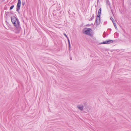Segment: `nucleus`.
<instances>
[{"label":"nucleus","mask_w":131,"mask_h":131,"mask_svg":"<svg viewBox=\"0 0 131 131\" xmlns=\"http://www.w3.org/2000/svg\"><path fill=\"white\" fill-rule=\"evenodd\" d=\"M13 16L11 17V21L13 25L15 26V28H12V30L16 33V17L15 14L13 13Z\"/></svg>","instance_id":"obj_1"},{"label":"nucleus","mask_w":131,"mask_h":131,"mask_svg":"<svg viewBox=\"0 0 131 131\" xmlns=\"http://www.w3.org/2000/svg\"><path fill=\"white\" fill-rule=\"evenodd\" d=\"M92 30L91 28H85L82 30V32L85 35H88L92 37L93 35L92 33Z\"/></svg>","instance_id":"obj_2"},{"label":"nucleus","mask_w":131,"mask_h":131,"mask_svg":"<svg viewBox=\"0 0 131 131\" xmlns=\"http://www.w3.org/2000/svg\"><path fill=\"white\" fill-rule=\"evenodd\" d=\"M96 23V25L97 26V25H99L100 23H101L100 16L98 15L96 16V19L94 24Z\"/></svg>","instance_id":"obj_3"},{"label":"nucleus","mask_w":131,"mask_h":131,"mask_svg":"<svg viewBox=\"0 0 131 131\" xmlns=\"http://www.w3.org/2000/svg\"><path fill=\"white\" fill-rule=\"evenodd\" d=\"M21 29V28L20 26V22L17 18V34L20 33Z\"/></svg>","instance_id":"obj_4"},{"label":"nucleus","mask_w":131,"mask_h":131,"mask_svg":"<svg viewBox=\"0 0 131 131\" xmlns=\"http://www.w3.org/2000/svg\"><path fill=\"white\" fill-rule=\"evenodd\" d=\"M113 42V41L111 40H108L106 41H104L103 42L100 43V44H109L112 43Z\"/></svg>","instance_id":"obj_5"},{"label":"nucleus","mask_w":131,"mask_h":131,"mask_svg":"<svg viewBox=\"0 0 131 131\" xmlns=\"http://www.w3.org/2000/svg\"><path fill=\"white\" fill-rule=\"evenodd\" d=\"M59 11H56L55 10H53L52 14L53 15L55 16V17H56V16H59L60 14L61 13V11H60L59 12Z\"/></svg>","instance_id":"obj_6"},{"label":"nucleus","mask_w":131,"mask_h":131,"mask_svg":"<svg viewBox=\"0 0 131 131\" xmlns=\"http://www.w3.org/2000/svg\"><path fill=\"white\" fill-rule=\"evenodd\" d=\"M21 2L20 0H18L17 4V11L18 12L20 9Z\"/></svg>","instance_id":"obj_7"},{"label":"nucleus","mask_w":131,"mask_h":131,"mask_svg":"<svg viewBox=\"0 0 131 131\" xmlns=\"http://www.w3.org/2000/svg\"><path fill=\"white\" fill-rule=\"evenodd\" d=\"M110 19L111 20L113 24V25H114V27L115 28V29H116V30H117V27L116 26V23H115V21L114 20V19H113V18H112V16H111L110 17Z\"/></svg>","instance_id":"obj_8"},{"label":"nucleus","mask_w":131,"mask_h":131,"mask_svg":"<svg viewBox=\"0 0 131 131\" xmlns=\"http://www.w3.org/2000/svg\"><path fill=\"white\" fill-rule=\"evenodd\" d=\"M101 10H102V9L101 8H100L98 11V13H97V15L98 16H101Z\"/></svg>","instance_id":"obj_9"},{"label":"nucleus","mask_w":131,"mask_h":131,"mask_svg":"<svg viewBox=\"0 0 131 131\" xmlns=\"http://www.w3.org/2000/svg\"><path fill=\"white\" fill-rule=\"evenodd\" d=\"M84 106H77V107L78 108L81 110V111H82L83 110V108Z\"/></svg>","instance_id":"obj_10"},{"label":"nucleus","mask_w":131,"mask_h":131,"mask_svg":"<svg viewBox=\"0 0 131 131\" xmlns=\"http://www.w3.org/2000/svg\"><path fill=\"white\" fill-rule=\"evenodd\" d=\"M10 14V13L8 12H6L5 15H6V16H9ZM10 14H12V13H10Z\"/></svg>","instance_id":"obj_11"},{"label":"nucleus","mask_w":131,"mask_h":131,"mask_svg":"<svg viewBox=\"0 0 131 131\" xmlns=\"http://www.w3.org/2000/svg\"><path fill=\"white\" fill-rule=\"evenodd\" d=\"M94 15L93 14L92 15V17L89 19H88L89 21L92 20L94 18Z\"/></svg>","instance_id":"obj_12"},{"label":"nucleus","mask_w":131,"mask_h":131,"mask_svg":"<svg viewBox=\"0 0 131 131\" xmlns=\"http://www.w3.org/2000/svg\"><path fill=\"white\" fill-rule=\"evenodd\" d=\"M106 4L107 5L108 4L109 6H110V2L108 0H107L106 1Z\"/></svg>","instance_id":"obj_13"},{"label":"nucleus","mask_w":131,"mask_h":131,"mask_svg":"<svg viewBox=\"0 0 131 131\" xmlns=\"http://www.w3.org/2000/svg\"><path fill=\"white\" fill-rule=\"evenodd\" d=\"M17 82L18 83H19L20 84H22V82L20 80H17Z\"/></svg>","instance_id":"obj_14"},{"label":"nucleus","mask_w":131,"mask_h":131,"mask_svg":"<svg viewBox=\"0 0 131 131\" xmlns=\"http://www.w3.org/2000/svg\"><path fill=\"white\" fill-rule=\"evenodd\" d=\"M84 107L85 106V107H87V103L86 102H84L83 103Z\"/></svg>","instance_id":"obj_15"},{"label":"nucleus","mask_w":131,"mask_h":131,"mask_svg":"<svg viewBox=\"0 0 131 131\" xmlns=\"http://www.w3.org/2000/svg\"><path fill=\"white\" fill-rule=\"evenodd\" d=\"M67 39L68 41V45H69V46H70V45H71V44H70V41L69 39L68 38H67Z\"/></svg>","instance_id":"obj_16"},{"label":"nucleus","mask_w":131,"mask_h":131,"mask_svg":"<svg viewBox=\"0 0 131 131\" xmlns=\"http://www.w3.org/2000/svg\"><path fill=\"white\" fill-rule=\"evenodd\" d=\"M14 7V5H12L10 7L9 9L10 10H12L13 9V7Z\"/></svg>","instance_id":"obj_17"},{"label":"nucleus","mask_w":131,"mask_h":131,"mask_svg":"<svg viewBox=\"0 0 131 131\" xmlns=\"http://www.w3.org/2000/svg\"><path fill=\"white\" fill-rule=\"evenodd\" d=\"M106 36V34L105 33V32H104V34L103 35V37L104 38H105Z\"/></svg>","instance_id":"obj_18"},{"label":"nucleus","mask_w":131,"mask_h":131,"mask_svg":"<svg viewBox=\"0 0 131 131\" xmlns=\"http://www.w3.org/2000/svg\"><path fill=\"white\" fill-rule=\"evenodd\" d=\"M63 34L67 38H68V37L65 33H63Z\"/></svg>","instance_id":"obj_19"},{"label":"nucleus","mask_w":131,"mask_h":131,"mask_svg":"<svg viewBox=\"0 0 131 131\" xmlns=\"http://www.w3.org/2000/svg\"><path fill=\"white\" fill-rule=\"evenodd\" d=\"M25 4V2L23 1L22 2V4L23 5H24Z\"/></svg>","instance_id":"obj_20"},{"label":"nucleus","mask_w":131,"mask_h":131,"mask_svg":"<svg viewBox=\"0 0 131 131\" xmlns=\"http://www.w3.org/2000/svg\"><path fill=\"white\" fill-rule=\"evenodd\" d=\"M68 47H69V50H70V49H71V45H70V46H69V45H68Z\"/></svg>","instance_id":"obj_21"},{"label":"nucleus","mask_w":131,"mask_h":131,"mask_svg":"<svg viewBox=\"0 0 131 131\" xmlns=\"http://www.w3.org/2000/svg\"><path fill=\"white\" fill-rule=\"evenodd\" d=\"M91 26V25H90L89 24H88L86 25V26Z\"/></svg>","instance_id":"obj_22"},{"label":"nucleus","mask_w":131,"mask_h":131,"mask_svg":"<svg viewBox=\"0 0 131 131\" xmlns=\"http://www.w3.org/2000/svg\"><path fill=\"white\" fill-rule=\"evenodd\" d=\"M70 59L71 60H72V57H71V56L70 55Z\"/></svg>","instance_id":"obj_23"},{"label":"nucleus","mask_w":131,"mask_h":131,"mask_svg":"<svg viewBox=\"0 0 131 131\" xmlns=\"http://www.w3.org/2000/svg\"><path fill=\"white\" fill-rule=\"evenodd\" d=\"M108 29V30H110V31L112 30V29L111 28Z\"/></svg>","instance_id":"obj_24"},{"label":"nucleus","mask_w":131,"mask_h":131,"mask_svg":"<svg viewBox=\"0 0 131 131\" xmlns=\"http://www.w3.org/2000/svg\"><path fill=\"white\" fill-rule=\"evenodd\" d=\"M129 6L131 7V3H130V4L129 5Z\"/></svg>","instance_id":"obj_25"},{"label":"nucleus","mask_w":131,"mask_h":131,"mask_svg":"<svg viewBox=\"0 0 131 131\" xmlns=\"http://www.w3.org/2000/svg\"><path fill=\"white\" fill-rule=\"evenodd\" d=\"M104 24H106L107 23V22H104Z\"/></svg>","instance_id":"obj_26"},{"label":"nucleus","mask_w":131,"mask_h":131,"mask_svg":"<svg viewBox=\"0 0 131 131\" xmlns=\"http://www.w3.org/2000/svg\"><path fill=\"white\" fill-rule=\"evenodd\" d=\"M90 25H93V23H91V24H90Z\"/></svg>","instance_id":"obj_27"},{"label":"nucleus","mask_w":131,"mask_h":131,"mask_svg":"<svg viewBox=\"0 0 131 131\" xmlns=\"http://www.w3.org/2000/svg\"><path fill=\"white\" fill-rule=\"evenodd\" d=\"M5 1V0H2V2H4V1Z\"/></svg>","instance_id":"obj_28"},{"label":"nucleus","mask_w":131,"mask_h":131,"mask_svg":"<svg viewBox=\"0 0 131 131\" xmlns=\"http://www.w3.org/2000/svg\"><path fill=\"white\" fill-rule=\"evenodd\" d=\"M6 24H8V22H7V21H6Z\"/></svg>","instance_id":"obj_29"},{"label":"nucleus","mask_w":131,"mask_h":131,"mask_svg":"<svg viewBox=\"0 0 131 131\" xmlns=\"http://www.w3.org/2000/svg\"><path fill=\"white\" fill-rule=\"evenodd\" d=\"M111 11H112V13H113V11H112V10H111Z\"/></svg>","instance_id":"obj_30"},{"label":"nucleus","mask_w":131,"mask_h":131,"mask_svg":"<svg viewBox=\"0 0 131 131\" xmlns=\"http://www.w3.org/2000/svg\"><path fill=\"white\" fill-rule=\"evenodd\" d=\"M115 34H118V33H115Z\"/></svg>","instance_id":"obj_31"},{"label":"nucleus","mask_w":131,"mask_h":131,"mask_svg":"<svg viewBox=\"0 0 131 131\" xmlns=\"http://www.w3.org/2000/svg\"><path fill=\"white\" fill-rule=\"evenodd\" d=\"M97 9L96 10V13H97Z\"/></svg>","instance_id":"obj_32"},{"label":"nucleus","mask_w":131,"mask_h":131,"mask_svg":"<svg viewBox=\"0 0 131 131\" xmlns=\"http://www.w3.org/2000/svg\"><path fill=\"white\" fill-rule=\"evenodd\" d=\"M6 9V8H4V9Z\"/></svg>","instance_id":"obj_33"},{"label":"nucleus","mask_w":131,"mask_h":131,"mask_svg":"<svg viewBox=\"0 0 131 131\" xmlns=\"http://www.w3.org/2000/svg\"><path fill=\"white\" fill-rule=\"evenodd\" d=\"M6 9V8H4V9Z\"/></svg>","instance_id":"obj_34"},{"label":"nucleus","mask_w":131,"mask_h":131,"mask_svg":"<svg viewBox=\"0 0 131 131\" xmlns=\"http://www.w3.org/2000/svg\"><path fill=\"white\" fill-rule=\"evenodd\" d=\"M92 1H93V0H92Z\"/></svg>","instance_id":"obj_35"}]
</instances>
